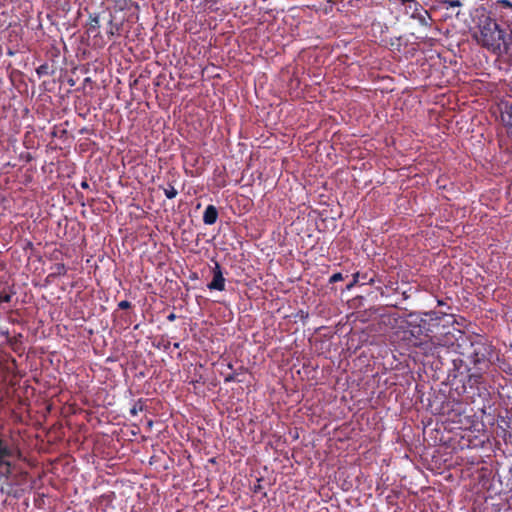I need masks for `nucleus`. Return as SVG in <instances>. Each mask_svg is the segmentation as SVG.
Returning <instances> with one entry per match:
<instances>
[{"mask_svg":"<svg viewBox=\"0 0 512 512\" xmlns=\"http://www.w3.org/2000/svg\"><path fill=\"white\" fill-rule=\"evenodd\" d=\"M228 368H229V369H233V366H232V364H231V363H229V364H228Z\"/></svg>","mask_w":512,"mask_h":512,"instance_id":"29","label":"nucleus"},{"mask_svg":"<svg viewBox=\"0 0 512 512\" xmlns=\"http://www.w3.org/2000/svg\"><path fill=\"white\" fill-rule=\"evenodd\" d=\"M498 109L501 121L506 128L508 136L512 140V103L507 100H502L498 104Z\"/></svg>","mask_w":512,"mask_h":512,"instance_id":"5","label":"nucleus"},{"mask_svg":"<svg viewBox=\"0 0 512 512\" xmlns=\"http://www.w3.org/2000/svg\"><path fill=\"white\" fill-rule=\"evenodd\" d=\"M144 407V402L142 401V399H139L133 404L132 408L130 409V415L137 416L139 412L144 410Z\"/></svg>","mask_w":512,"mask_h":512,"instance_id":"13","label":"nucleus"},{"mask_svg":"<svg viewBox=\"0 0 512 512\" xmlns=\"http://www.w3.org/2000/svg\"><path fill=\"white\" fill-rule=\"evenodd\" d=\"M412 18L417 20L418 23L424 28H429L431 26L432 17L427 10L422 9L419 12L415 11L412 14Z\"/></svg>","mask_w":512,"mask_h":512,"instance_id":"8","label":"nucleus"},{"mask_svg":"<svg viewBox=\"0 0 512 512\" xmlns=\"http://www.w3.org/2000/svg\"><path fill=\"white\" fill-rule=\"evenodd\" d=\"M109 25H110V30L108 31V33L113 36L115 34L114 32V24H113V18L111 17L110 20H109Z\"/></svg>","mask_w":512,"mask_h":512,"instance_id":"23","label":"nucleus"},{"mask_svg":"<svg viewBox=\"0 0 512 512\" xmlns=\"http://www.w3.org/2000/svg\"><path fill=\"white\" fill-rule=\"evenodd\" d=\"M425 316L429 318V328L427 335H429V339L431 342H434V336H438L437 333H445L448 330V327H454L453 325V315L443 314L441 316L437 315L435 312L425 313Z\"/></svg>","mask_w":512,"mask_h":512,"instance_id":"4","label":"nucleus"},{"mask_svg":"<svg viewBox=\"0 0 512 512\" xmlns=\"http://www.w3.org/2000/svg\"><path fill=\"white\" fill-rule=\"evenodd\" d=\"M373 283V278L368 277V274H360L359 272H356L353 274V280L351 283H349L346 287L347 290L352 289L357 284H371Z\"/></svg>","mask_w":512,"mask_h":512,"instance_id":"10","label":"nucleus"},{"mask_svg":"<svg viewBox=\"0 0 512 512\" xmlns=\"http://www.w3.org/2000/svg\"><path fill=\"white\" fill-rule=\"evenodd\" d=\"M497 3L505 9L512 10V2H510L509 0H498Z\"/></svg>","mask_w":512,"mask_h":512,"instance_id":"19","label":"nucleus"},{"mask_svg":"<svg viewBox=\"0 0 512 512\" xmlns=\"http://www.w3.org/2000/svg\"><path fill=\"white\" fill-rule=\"evenodd\" d=\"M429 318H421L415 313H410L406 321V329L403 331V340L408 346L419 348L425 355L431 353L433 342L429 339Z\"/></svg>","mask_w":512,"mask_h":512,"instance_id":"3","label":"nucleus"},{"mask_svg":"<svg viewBox=\"0 0 512 512\" xmlns=\"http://www.w3.org/2000/svg\"><path fill=\"white\" fill-rule=\"evenodd\" d=\"M131 306H132L131 302H129L127 300H123L118 303V308L121 310L129 309V308H131Z\"/></svg>","mask_w":512,"mask_h":512,"instance_id":"20","label":"nucleus"},{"mask_svg":"<svg viewBox=\"0 0 512 512\" xmlns=\"http://www.w3.org/2000/svg\"><path fill=\"white\" fill-rule=\"evenodd\" d=\"M53 272L49 274L48 277H57L65 275L67 272L66 266L63 263H56L52 267Z\"/></svg>","mask_w":512,"mask_h":512,"instance_id":"12","label":"nucleus"},{"mask_svg":"<svg viewBox=\"0 0 512 512\" xmlns=\"http://www.w3.org/2000/svg\"><path fill=\"white\" fill-rule=\"evenodd\" d=\"M402 5H407L410 3H415L416 0H398Z\"/></svg>","mask_w":512,"mask_h":512,"instance_id":"25","label":"nucleus"},{"mask_svg":"<svg viewBox=\"0 0 512 512\" xmlns=\"http://www.w3.org/2000/svg\"><path fill=\"white\" fill-rule=\"evenodd\" d=\"M12 456V450L4 435L0 433V468L9 465V459Z\"/></svg>","mask_w":512,"mask_h":512,"instance_id":"7","label":"nucleus"},{"mask_svg":"<svg viewBox=\"0 0 512 512\" xmlns=\"http://www.w3.org/2000/svg\"><path fill=\"white\" fill-rule=\"evenodd\" d=\"M177 318L176 314L175 313H170L168 316H167V320L169 322H173L175 321V319Z\"/></svg>","mask_w":512,"mask_h":512,"instance_id":"24","label":"nucleus"},{"mask_svg":"<svg viewBox=\"0 0 512 512\" xmlns=\"http://www.w3.org/2000/svg\"><path fill=\"white\" fill-rule=\"evenodd\" d=\"M473 38L478 45L492 54L512 58V34L501 28L490 16L482 15L479 18Z\"/></svg>","mask_w":512,"mask_h":512,"instance_id":"2","label":"nucleus"},{"mask_svg":"<svg viewBox=\"0 0 512 512\" xmlns=\"http://www.w3.org/2000/svg\"><path fill=\"white\" fill-rule=\"evenodd\" d=\"M180 344L179 343H174V347L175 348H179Z\"/></svg>","mask_w":512,"mask_h":512,"instance_id":"28","label":"nucleus"},{"mask_svg":"<svg viewBox=\"0 0 512 512\" xmlns=\"http://www.w3.org/2000/svg\"><path fill=\"white\" fill-rule=\"evenodd\" d=\"M434 336L431 353L434 356L441 347H454L457 358L452 360L453 368L449 377L458 380L465 391L467 387L478 388L485 382V374L492 365L494 346L484 336L479 334L467 335L465 332L448 327L447 332Z\"/></svg>","mask_w":512,"mask_h":512,"instance_id":"1","label":"nucleus"},{"mask_svg":"<svg viewBox=\"0 0 512 512\" xmlns=\"http://www.w3.org/2000/svg\"><path fill=\"white\" fill-rule=\"evenodd\" d=\"M36 73L38 74V76L48 75L49 74V65L47 63L40 65L36 69Z\"/></svg>","mask_w":512,"mask_h":512,"instance_id":"16","label":"nucleus"},{"mask_svg":"<svg viewBox=\"0 0 512 512\" xmlns=\"http://www.w3.org/2000/svg\"><path fill=\"white\" fill-rule=\"evenodd\" d=\"M212 272H213V279L207 285V287L210 290H218V291L225 290V278L222 273V268L218 262H215Z\"/></svg>","mask_w":512,"mask_h":512,"instance_id":"6","label":"nucleus"},{"mask_svg":"<svg viewBox=\"0 0 512 512\" xmlns=\"http://www.w3.org/2000/svg\"><path fill=\"white\" fill-rule=\"evenodd\" d=\"M12 295L10 293H7L5 291L0 292V303L5 302L8 303L11 301Z\"/></svg>","mask_w":512,"mask_h":512,"instance_id":"17","label":"nucleus"},{"mask_svg":"<svg viewBox=\"0 0 512 512\" xmlns=\"http://www.w3.org/2000/svg\"><path fill=\"white\" fill-rule=\"evenodd\" d=\"M100 28L99 17L97 15L90 16V21L88 23L87 32L89 34L98 32Z\"/></svg>","mask_w":512,"mask_h":512,"instance_id":"11","label":"nucleus"},{"mask_svg":"<svg viewBox=\"0 0 512 512\" xmlns=\"http://www.w3.org/2000/svg\"><path fill=\"white\" fill-rule=\"evenodd\" d=\"M218 219V210L214 205H208L203 214V222L206 225H213Z\"/></svg>","mask_w":512,"mask_h":512,"instance_id":"9","label":"nucleus"},{"mask_svg":"<svg viewBox=\"0 0 512 512\" xmlns=\"http://www.w3.org/2000/svg\"><path fill=\"white\" fill-rule=\"evenodd\" d=\"M344 278H343V275L341 273H334L330 279H329V283H336L338 281H342Z\"/></svg>","mask_w":512,"mask_h":512,"instance_id":"18","label":"nucleus"},{"mask_svg":"<svg viewBox=\"0 0 512 512\" xmlns=\"http://www.w3.org/2000/svg\"><path fill=\"white\" fill-rule=\"evenodd\" d=\"M81 187L83 189H88L89 188V183L86 180H84V181L81 182Z\"/></svg>","mask_w":512,"mask_h":512,"instance_id":"26","label":"nucleus"},{"mask_svg":"<svg viewBox=\"0 0 512 512\" xmlns=\"http://www.w3.org/2000/svg\"><path fill=\"white\" fill-rule=\"evenodd\" d=\"M260 489H261V486L257 485V486L254 487V492H258Z\"/></svg>","mask_w":512,"mask_h":512,"instance_id":"27","label":"nucleus"},{"mask_svg":"<svg viewBox=\"0 0 512 512\" xmlns=\"http://www.w3.org/2000/svg\"><path fill=\"white\" fill-rule=\"evenodd\" d=\"M235 381H237V380H236V374H235V373L227 374V375L224 377V382H225V383H230V382H235Z\"/></svg>","mask_w":512,"mask_h":512,"instance_id":"22","label":"nucleus"},{"mask_svg":"<svg viewBox=\"0 0 512 512\" xmlns=\"http://www.w3.org/2000/svg\"><path fill=\"white\" fill-rule=\"evenodd\" d=\"M441 4L445 9H449L451 7H460L462 5L459 0H443Z\"/></svg>","mask_w":512,"mask_h":512,"instance_id":"15","label":"nucleus"},{"mask_svg":"<svg viewBox=\"0 0 512 512\" xmlns=\"http://www.w3.org/2000/svg\"><path fill=\"white\" fill-rule=\"evenodd\" d=\"M131 2V0H117L116 4L119 6L121 10L127 8L128 4Z\"/></svg>","mask_w":512,"mask_h":512,"instance_id":"21","label":"nucleus"},{"mask_svg":"<svg viewBox=\"0 0 512 512\" xmlns=\"http://www.w3.org/2000/svg\"><path fill=\"white\" fill-rule=\"evenodd\" d=\"M163 189V192L165 194V196L168 198V199H173L177 196L178 194V191L174 188V186L169 183L167 185V187L165 188H162Z\"/></svg>","mask_w":512,"mask_h":512,"instance_id":"14","label":"nucleus"}]
</instances>
